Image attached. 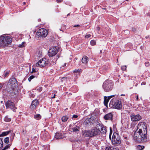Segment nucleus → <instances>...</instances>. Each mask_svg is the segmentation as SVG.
I'll use <instances>...</instances> for the list:
<instances>
[{
    "mask_svg": "<svg viewBox=\"0 0 150 150\" xmlns=\"http://www.w3.org/2000/svg\"><path fill=\"white\" fill-rule=\"evenodd\" d=\"M136 100H137L138 99V96L137 95L136 96Z\"/></svg>",
    "mask_w": 150,
    "mask_h": 150,
    "instance_id": "8fccbe9b",
    "label": "nucleus"
},
{
    "mask_svg": "<svg viewBox=\"0 0 150 150\" xmlns=\"http://www.w3.org/2000/svg\"><path fill=\"white\" fill-rule=\"evenodd\" d=\"M91 44L92 46L95 45L96 44V41L92 40L91 41Z\"/></svg>",
    "mask_w": 150,
    "mask_h": 150,
    "instance_id": "cd10ccee",
    "label": "nucleus"
},
{
    "mask_svg": "<svg viewBox=\"0 0 150 150\" xmlns=\"http://www.w3.org/2000/svg\"><path fill=\"white\" fill-rule=\"evenodd\" d=\"M91 119V118H87L86 120L84 121V124L86 125L90 122Z\"/></svg>",
    "mask_w": 150,
    "mask_h": 150,
    "instance_id": "5701e85b",
    "label": "nucleus"
},
{
    "mask_svg": "<svg viewBox=\"0 0 150 150\" xmlns=\"http://www.w3.org/2000/svg\"><path fill=\"white\" fill-rule=\"evenodd\" d=\"M69 15V14H68L67 16H68Z\"/></svg>",
    "mask_w": 150,
    "mask_h": 150,
    "instance_id": "bf43d9fd",
    "label": "nucleus"
},
{
    "mask_svg": "<svg viewBox=\"0 0 150 150\" xmlns=\"http://www.w3.org/2000/svg\"><path fill=\"white\" fill-rule=\"evenodd\" d=\"M136 132L135 131L134 135V137L138 141L141 140L142 141L144 142L146 140V134L147 133V131H146V133L144 134V131H142L140 133L137 132Z\"/></svg>",
    "mask_w": 150,
    "mask_h": 150,
    "instance_id": "f03ea898",
    "label": "nucleus"
},
{
    "mask_svg": "<svg viewBox=\"0 0 150 150\" xmlns=\"http://www.w3.org/2000/svg\"><path fill=\"white\" fill-rule=\"evenodd\" d=\"M13 88L12 87H10V88H8L7 90L9 93H12L13 91Z\"/></svg>",
    "mask_w": 150,
    "mask_h": 150,
    "instance_id": "393cba45",
    "label": "nucleus"
},
{
    "mask_svg": "<svg viewBox=\"0 0 150 150\" xmlns=\"http://www.w3.org/2000/svg\"><path fill=\"white\" fill-rule=\"evenodd\" d=\"M100 28L98 27H97L96 28V30L98 31H99L100 30Z\"/></svg>",
    "mask_w": 150,
    "mask_h": 150,
    "instance_id": "de8ad7c7",
    "label": "nucleus"
},
{
    "mask_svg": "<svg viewBox=\"0 0 150 150\" xmlns=\"http://www.w3.org/2000/svg\"><path fill=\"white\" fill-rule=\"evenodd\" d=\"M24 132V130H23V132Z\"/></svg>",
    "mask_w": 150,
    "mask_h": 150,
    "instance_id": "052dcab7",
    "label": "nucleus"
},
{
    "mask_svg": "<svg viewBox=\"0 0 150 150\" xmlns=\"http://www.w3.org/2000/svg\"><path fill=\"white\" fill-rule=\"evenodd\" d=\"M35 77V76L33 75L30 76L28 79V80L29 81H30L31 80Z\"/></svg>",
    "mask_w": 150,
    "mask_h": 150,
    "instance_id": "f704fd0d",
    "label": "nucleus"
},
{
    "mask_svg": "<svg viewBox=\"0 0 150 150\" xmlns=\"http://www.w3.org/2000/svg\"><path fill=\"white\" fill-rule=\"evenodd\" d=\"M10 131H8L3 132L1 134H0V137L1 136H4L10 133Z\"/></svg>",
    "mask_w": 150,
    "mask_h": 150,
    "instance_id": "b1692460",
    "label": "nucleus"
},
{
    "mask_svg": "<svg viewBox=\"0 0 150 150\" xmlns=\"http://www.w3.org/2000/svg\"><path fill=\"white\" fill-rule=\"evenodd\" d=\"M55 94H54V96L53 97H52V98H55Z\"/></svg>",
    "mask_w": 150,
    "mask_h": 150,
    "instance_id": "603ef678",
    "label": "nucleus"
},
{
    "mask_svg": "<svg viewBox=\"0 0 150 150\" xmlns=\"http://www.w3.org/2000/svg\"><path fill=\"white\" fill-rule=\"evenodd\" d=\"M111 142L112 144H120L121 142L120 138L116 133L113 134Z\"/></svg>",
    "mask_w": 150,
    "mask_h": 150,
    "instance_id": "0eeeda50",
    "label": "nucleus"
},
{
    "mask_svg": "<svg viewBox=\"0 0 150 150\" xmlns=\"http://www.w3.org/2000/svg\"><path fill=\"white\" fill-rule=\"evenodd\" d=\"M80 26L79 25H74L73 27H79Z\"/></svg>",
    "mask_w": 150,
    "mask_h": 150,
    "instance_id": "c03bdc74",
    "label": "nucleus"
},
{
    "mask_svg": "<svg viewBox=\"0 0 150 150\" xmlns=\"http://www.w3.org/2000/svg\"><path fill=\"white\" fill-rule=\"evenodd\" d=\"M74 72L80 73V70L79 69H75L74 71Z\"/></svg>",
    "mask_w": 150,
    "mask_h": 150,
    "instance_id": "e433bc0d",
    "label": "nucleus"
},
{
    "mask_svg": "<svg viewBox=\"0 0 150 150\" xmlns=\"http://www.w3.org/2000/svg\"><path fill=\"white\" fill-rule=\"evenodd\" d=\"M3 146V142L1 139H0V149Z\"/></svg>",
    "mask_w": 150,
    "mask_h": 150,
    "instance_id": "2f4dec72",
    "label": "nucleus"
},
{
    "mask_svg": "<svg viewBox=\"0 0 150 150\" xmlns=\"http://www.w3.org/2000/svg\"><path fill=\"white\" fill-rule=\"evenodd\" d=\"M9 83L11 86H15L17 84V80L14 78H13L10 79L9 81Z\"/></svg>",
    "mask_w": 150,
    "mask_h": 150,
    "instance_id": "dca6fc26",
    "label": "nucleus"
},
{
    "mask_svg": "<svg viewBox=\"0 0 150 150\" xmlns=\"http://www.w3.org/2000/svg\"><path fill=\"white\" fill-rule=\"evenodd\" d=\"M6 106L7 108H9L11 109H13L15 107L14 103L10 100H8L6 104Z\"/></svg>",
    "mask_w": 150,
    "mask_h": 150,
    "instance_id": "ddd939ff",
    "label": "nucleus"
},
{
    "mask_svg": "<svg viewBox=\"0 0 150 150\" xmlns=\"http://www.w3.org/2000/svg\"><path fill=\"white\" fill-rule=\"evenodd\" d=\"M35 69H34V68H33L32 69V71L31 72V73L35 72Z\"/></svg>",
    "mask_w": 150,
    "mask_h": 150,
    "instance_id": "a18cd8bd",
    "label": "nucleus"
},
{
    "mask_svg": "<svg viewBox=\"0 0 150 150\" xmlns=\"http://www.w3.org/2000/svg\"><path fill=\"white\" fill-rule=\"evenodd\" d=\"M146 124L145 122H142L139 123L135 131L137 133L138 132L140 133L142 131H144V134L146 133Z\"/></svg>",
    "mask_w": 150,
    "mask_h": 150,
    "instance_id": "39448f33",
    "label": "nucleus"
},
{
    "mask_svg": "<svg viewBox=\"0 0 150 150\" xmlns=\"http://www.w3.org/2000/svg\"><path fill=\"white\" fill-rule=\"evenodd\" d=\"M37 90H39L40 91H42V88L41 87H39L37 89Z\"/></svg>",
    "mask_w": 150,
    "mask_h": 150,
    "instance_id": "37998d69",
    "label": "nucleus"
},
{
    "mask_svg": "<svg viewBox=\"0 0 150 150\" xmlns=\"http://www.w3.org/2000/svg\"><path fill=\"white\" fill-rule=\"evenodd\" d=\"M105 150H118V149L110 146H107Z\"/></svg>",
    "mask_w": 150,
    "mask_h": 150,
    "instance_id": "6ab92c4d",
    "label": "nucleus"
},
{
    "mask_svg": "<svg viewBox=\"0 0 150 150\" xmlns=\"http://www.w3.org/2000/svg\"><path fill=\"white\" fill-rule=\"evenodd\" d=\"M34 118L36 120H39L41 119V115L39 114L35 115L34 116Z\"/></svg>",
    "mask_w": 150,
    "mask_h": 150,
    "instance_id": "a878e982",
    "label": "nucleus"
},
{
    "mask_svg": "<svg viewBox=\"0 0 150 150\" xmlns=\"http://www.w3.org/2000/svg\"><path fill=\"white\" fill-rule=\"evenodd\" d=\"M137 148L139 150H142L144 148V146H143L138 145L137 146Z\"/></svg>",
    "mask_w": 150,
    "mask_h": 150,
    "instance_id": "c756f323",
    "label": "nucleus"
},
{
    "mask_svg": "<svg viewBox=\"0 0 150 150\" xmlns=\"http://www.w3.org/2000/svg\"><path fill=\"white\" fill-rule=\"evenodd\" d=\"M132 30L133 31H135L136 30V29L135 28H133L132 29Z\"/></svg>",
    "mask_w": 150,
    "mask_h": 150,
    "instance_id": "3c124183",
    "label": "nucleus"
},
{
    "mask_svg": "<svg viewBox=\"0 0 150 150\" xmlns=\"http://www.w3.org/2000/svg\"><path fill=\"white\" fill-rule=\"evenodd\" d=\"M25 42H23L21 44H20L18 45V47L20 48H22L24 47Z\"/></svg>",
    "mask_w": 150,
    "mask_h": 150,
    "instance_id": "7c9ffc66",
    "label": "nucleus"
},
{
    "mask_svg": "<svg viewBox=\"0 0 150 150\" xmlns=\"http://www.w3.org/2000/svg\"><path fill=\"white\" fill-rule=\"evenodd\" d=\"M109 106L112 108L120 109L122 107L121 102L115 99H113L110 101Z\"/></svg>",
    "mask_w": 150,
    "mask_h": 150,
    "instance_id": "20e7f679",
    "label": "nucleus"
},
{
    "mask_svg": "<svg viewBox=\"0 0 150 150\" xmlns=\"http://www.w3.org/2000/svg\"><path fill=\"white\" fill-rule=\"evenodd\" d=\"M127 144H129V143L128 142V143H127Z\"/></svg>",
    "mask_w": 150,
    "mask_h": 150,
    "instance_id": "680f3d73",
    "label": "nucleus"
},
{
    "mask_svg": "<svg viewBox=\"0 0 150 150\" xmlns=\"http://www.w3.org/2000/svg\"><path fill=\"white\" fill-rule=\"evenodd\" d=\"M38 104L39 102L38 100H35L32 101L30 108L33 109H35Z\"/></svg>",
    "mask_w": 150,
    "mask_h": 150,
    "instance_id": "4468645a",
    "label": "nucleus"
},
{
    "mask_svg": "<svg viewBox=\"0 0 150 150\" xmlns=\"http://www.w3.org/2000/svg\"><path fill=\"white\" fill-rule=\"evenodd\" d=\"M68 118L67 115L63 116L62 118V120L63 122H65L67 120Z\"/></svg>",
    "mask_w": 150,
    "mask_h": 150,
    "instance_id": "4be33fe9",
    "label": "nucleus"
},
{
    "mask_svg": "<svg viewBox=\"0 0 150 150\" xmlns=\"http://www.w3.org/2000/svg\"><path fill=\"white\" fill-rule=\"evenodd\" d=\"M132 121L133 122L139 121L141 119V116L139 115H135L134 113L131 114L130 116Z\"/></svg>",
    "mask_w": 150,
    "mask_h": 150,
    "instance_id": "f8f14e48",
    "label": "nucleus"
},
{
    "mask_svg": "<svg viewBox=\"0 0 150 150\" xmlns=\"http://www.w3.org/2000/svg\"><path fill=\"white\" fill-rule=\"evenodd\" d=\"M10 146V145L8 144L6 145L2 150H5L6 149L9 148Z\"/></svg>",
    "mask_w": 150,
    "mask_h": 150,
    "instance_id": "72a5a7b5",
    "label": "nucleus"
},
{
    "mask_svg": "<svg viewBox=\"0 0 150 150\" xmlns=\"http://www.w3.org/2000/svg\"><path fill=\"white\" fill-rule=\"evenodd\" d=\"M48 64V62L46 59L43 58L40 60L35 65L36 66H39L42 68Z\"/></svg>",
    "mask_w": 150,
    "mask_h": 150,
    "instance_id": "9d476101",
    "label": "nucleus"
},
{
    "mask_svg": "<svg viewBox=\"0 0 150 150\" xmlns=\"http://www.w3.org/2000/svg\"><path fill=\"white\" fill-rule=\"evenodd\" d=\"M66 65V64H65L64 65Z\"/></svg>",
    "mask_w": 150,
    "mask_h": 150,
    "instance_id": "e2e57ef3",
    "label": "nucleus"
},
{
    "mask_svg": "<svg viewBox=\"0 0 150 150\" xmlns=\"http://www.w3.org/2000/svg\"><path fill=\"white\" fill-rule=\"evenodd\" d=\"M4 120L6 122H9L11 121V119L7 116L5 117Z\"/></svg>",
    "mask_w": 150,
    "mask_h": 150,
    "instance_id": "bb28decb",
    "label": "nucleus"
},
{
    "mask_svg": "<svg viewBox=\"0 0 150 150\" xmlns=\"http://www.w3.org/2000/svg\"><path fill=\"white\" fill-rule=\"evenodd\" d=\"M146 38H148V37H146Z\"/></svg>",
    "mask_w": 150,
    "mask_h": 150,
    "instance_id": "0e129e2a",
    "label": "nucleus"
},
{
    "mask_svg": "<svg viewBox=\"0 0 150 150\" xmlns=\"http://www.w3.org/2000/svg\"><path fill=\"white\" fill-rule=\"evenodd\" d=\"M78 117V116L77 115H73L72 119L73 120V118H77Z\"/></svg>",
    "mask_w": 150,
    "mask_h": 150,
    "instance_id": "58836bf2",
    "label": "nucleus"
},
{
    "mask_svg": "<svg viewBox=\"0 0 150 150\" xmlns=\"http://www.w3.org/2000/svg\"><path fill=\"white\" fill-rule=\"evenodd\" d=\"M96 127L99 130V133L100 132L103 135V136H105L107 132L106 127L98 122L96 125Z\"/></svg>",
    "mask_w": 150,
    "mask_h": 150,
    "instance_id": "6e6552de",
    "label": "nucleus"
},
{
    "mask_svg": "<svg viewBox=\"0 0 150 150\" xmlns=\"http://www.w3.org/2000/svg\"><path fill=\"white\" fill-rule=\"evenodd\" d=\"M144 84V82H142V84Z\"/></svg>",
    "mask_w": 150,
    "mask_h": 150,
    "instance_id": "864d4df0",
    "label": "nucleus"
},
{
    "mask_svg": "<svg viewBox=\"0 0 150 150\" xmlns=\"http://www.w3.org/2000/svg\"><path fill=\"white\" fill-rule=\"evenodd\" d=\"M121 96H124V95H123V94H122L121 95Z\"/></svg>",
    "mask_w": 150,
    "mask_h": 150,
    "instance_id": "6e6d98bb",
    "label": "nucleus"
},
{
    "mask_svg": "<svg viewBox=\"0 0 150 150\" xmlns=\"http://www.w3.org/2000/svg\"><path fill=\"white\" fill-rule=\"evenodd\" d=\"M104 104L105 106H107L108 105V103L109 100L110 99V97H108L107 98L106 96H104Z\"/></svg>",
    "mask_w": 150,
    "mask_h": 150,
    "instance_id": "aec40b11",
    "label": "nucleus"
},
{
    "mask_svg": "<svg viewBox=\"0 0 150 150\" xmlns=\"http://www.w3.org/2000/svg\"><path fill=\"white\" fill-rule=\"evenodd\" d=\"M58 52L57 47H54L49 49L48 52V55L50 57H52L55 55Z\"/></svg>",
    "mask_w": 150,
    "mask_h": 150,
    "instance_id": "9b49d317",
    "label": "nucleus"
},
{
    "mask_svg": "<svg viewBox=\"0 0 150 150\" xmlns=\"http://www.w3.org/2000/svg\"><path fill=\"white\" fill-rule=\"evenodd\" d=\"M23 4H25V2H23Z\"/></svg>",
    "mask_w": 150,
    "mask_h": 150,
    "instance_id": "4d7b16f0",
    "label": "nucleus"
},
{
    "mask_svg": "<svg viewBox=\"0 0 150 150\" xmlns=\"http://www.w3.org/2000/svg\"><path fill=\"white\" fill-rule=\"evenodd\" d=\"M102 51L101 50H100V53H102Z\"/></svg>",
    "mask_w": 150,
    "mask_h": 150,
    "instance_id": "5fc2aeb1",
    "label": "nucleus"
},
{
    "mask_svg": "<svg viewBox=\"0 0 150 150\" xmlns=\"http://www.w3.org/2000/svg\"><path fill=\"white\" fill-rule=\"evenodd\" d=\"M12 39L9 36H1L0 37V47H4L11 42Z\"/></svg>",
    "mask_w": 150,
    "mask_h": 150,
    "instance_id": "f257e3e1",
    "label": "nucleus"
},
{
    "mask_svg": "<svg viewBox=\"0 0 150 150\" xmlns=\"http://www.w3.org/2000/svg\"><path fill=\"white\" fill-rule=\"evenodd\" d=\"M113 115L112 113L110 112L105 115L104 116V118L105 120H112Z\"/></svg>",
    "mask_w": 150,
    "mask_h": 150,
    "instance_id": "2eb2a0df",
    "label": "nucleus"
},
{
    "mask_svg": "<svg viewBox=\"0 0 150 150\" xmlns=\"http://www.w3.org/2000/svg\"><path fill=\"white\" fill-rule=\"evenodd\" d=\"M146 38H148V37H146Z\"/></svg>",
    "mask_w": 150,
    "mask_h": 150,
    "instance_id": "69168bd1",
    "label": "nucleus"
},
{
    "mask_svg": "<svg viewBox=\"0 0 150 150\" xmlns=\"http://www.w3.org/2000/svg\"><path fill=\"white\" fill-rule=\"evenodd\" d=\"M112 133V130H110V135H109V138L110 139H111V135Z\"/></svg>",
    "mask_w": 150,
    "mask_h": 150,
    "instance_id": "79ce46f5",
    "label": "nucleus"
},
{
    "mask_svg": "<svg viewBox=\"0 0 150 150\" xmlns=\"http://www.w3.org/2000/svg\"><path fill=\"white\" fill-rule=\"evenodd\" d=\"M48 34L47 30L44 28H41L37 32L36 35L39 37H45Z\"/></svg>",
    "mask_w": 150,
    "mask_h": 150,
    "instance_id": "1a4fd4ad",
    "label": "nucleus"
},
{
    "mask_svg": "<svg viewBox=\"0 0 150 150\" xmlns=\"http://www.w3.org/2000/svg\"><path fill=\"white\" fill-rule=\"evenodd\" d=\"M63 0H57V2H62Z\"/></svg>",
    "mask_w": 150,
    "mask_h": 150,
    "instance_id": "49530a36",
    "label": "nucleus"
},
{
    "mask_svg": "<svg viewBox=\"0 0 150 150\" xmlns=\"http://www.w3.org/2000/svg\"><path fill=\"white\" fill-rule=\"evenodd\" d=\"M113 83L111 80H106L103 83V87L105 92H109L112 90Z\"/></svg>",
    "mask_w": 150,
    "mask_h": 150,
    "instance_id": "7ed1b4c3",
    "label": "nucleus"
},
{
    "mask_svg": "<svg viewBox=\"0 0 150 150\" xmlns=\"http://www.w3.org/2000/svg\"><path fill=\"white\" fill-rule=\"evenodd\" d=\"M52 71H53V70H51L50 71H51V72H52Z\"/></svg>",
    "mask_w": 150,
    "mask_h": 150,
    "instance_id": "13d9d810",
    "label": "nucleus"
},
{
    "mask_svg": "<svg viewBox=\"0 0 150 150\" xmlns=\"http://www.w3.org/2000/svg\"><path fill=\"white\" fill-rule=\"evenodd\" d=\"M91 35L90 34H87L85 36V38H88L91 36Z\"/></svg>",
    "mask_w": 150,
    "mask_h": 150,
    "instance_id": "ea45409f",
    "label": "nucleus"
},
{
    "mask_svg": "<svg viewBox=\"0 0 150 150\" xmlns=\"http://www.w3.org/2000/svg\"><path fill=\"white\" fill-rule=\"evenodd\" d=\"M49 62L50 63L51 65H53L56 64L55 62L53 61H51V60H50V61H49Z\"/></svg>",
    "mask_w": 150,
    "mask_h": 150,
    "instance_id": "473e14b6",
    "label": "nucleus"
},
{
    "mask_svg": "<svg viewBox=\"0 0 150 150\" xmlns=\"http://www.w3.org/2000/svg\"><path fill=\"white\" fill-rule=\"evenodd\" d=\"M64 137L62 133L58 132L56 133L54 136V137L57 139H62Z\"/></svg>",
    "mask_w": 150,
    "mask_h": 150,
    "instance_id": "f3484780",
    "label": "nucleus"
},
{
    "mask_svg": "<svg viewBox=\"0 0 150 150\" xmlns=\"http://www.w3.org/2000/svg\"><path fill=\"white\" fill-rule=\"evenodd\" d=\"M99 133V130L97 128L92 129L91 131H86L84 135L86 137H92L98 135Z\"/></svg>",
    "mask_w": 150,
    "mask_h": 150,
    "instance_id": "423d86ee",
    "label": "nucleus"
},
{
    "mask_svg": "<svg viewBox=\"0 0 150 150\" xmlns=\"http://www.w3.org/2000/svg\"><path fill=\"white\" fill-rule=\"evenodd\" d=\"M126 66H123L121 67V69L123 71H125L126 70Z\"/></svg>",
    "mask_w": 150,
    "mask_h": 150,
    "instance_id": "c9c22d12",
    "label": "nucleus"
},
{
    "mask_svg": "<svg viewBox=\"0 0 150 150\" xmlns=\"http://www.w3.org/2000/svg\"><path fill=\"white\" fill-rule=\"evenodd\" d=\"M150 65L149 63V62H146L145 63V66L146 67H148Z\"/></svg>",
    "mask_w": 150,
    "mask_h": 150,
    "instance_id": "4c0bfd02",
    "label": "nucleus"
},
{
    "mask_svg": "<svg viewBox=\"0 0 150 150\" xmlns=\"http://www.w3.org/2000/svg\"><path fill=\"white\" fill-rule=\"evenodd\" d=\"M8 74H9V72L6 71L5 73V74H4V77H6V76L8 75Z\"/></svg>",
    "mask_w": 150,
    "mask_h": 150,
    "instance_id": "a19ab883",
    "label": "nucleus"
},
{
    "mask_svg": "<svg viewBox=\"0 0 150 150\" xmlns=\"http://www.w3.org/2000/svg\"><path fill=\"white\" fill-rule=\"evenodd\" d=\"M71 129L74 132H76L79 131L80 127L79 126L75 125L74 127L72 128Z\"/></svg>",
    "mask_w": 150,
    "mask_h": 150,
    "instance_id": "412c9836",
    "label": "nucleus"
},
{
    "mask_svg": "<svg viewBox=\"0 0 150 150\" xmlns=\"http://www.w3.org/2000/svg\"><path fill=\"white\" fill-rule=\"evenodd\" d=\"M115 96V95H112L110 96V99L111 98L114 97Z\"/></svg>",
    "mask_w": 150,
    "mask_h": 150,
    "instance_id": "09e8293b",
    "label": "nucleus"
},
{
    "mask_svg": "<svg viewBox=\"0 0 150 150\" xmlns=\"http://www.w3.org/2000/svg\"><path fill=\"white\" fill-rule=\"evenodd\" d=\"M88 60V57L86 56H84L82 59V62L85 64H87Z\"/></svg>",
    "mask_w": 150,
    "mask_h": 150,
    "instance_id": "a211bd4d",
    "label": "nucleus"
},
{
    "mask_svg": "<svg viewBox=\"0 0 150 150\" xmlns=\"http://www.w3.org/2000/svg\"><path fill=\"white\" fill-rule=\"evenodd\" d=\"M4 142L5 143L7 144L9 142V138L8 137H7L4 139Z\"/></svg>",
    "mask_w": 150,
    "mask_h": 150,
    "instance_id": "c85d7f7f",
    "label": "nucleus"
}]
</instances>
